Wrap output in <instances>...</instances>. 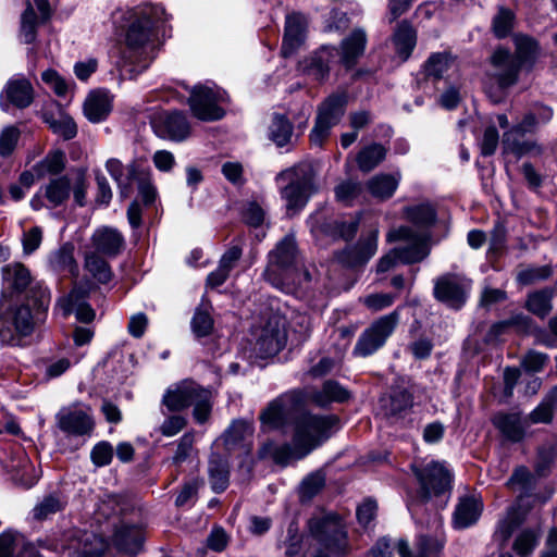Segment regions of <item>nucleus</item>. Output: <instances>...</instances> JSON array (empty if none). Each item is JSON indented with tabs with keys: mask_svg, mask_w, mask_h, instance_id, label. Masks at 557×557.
I'll return each instance as SVG.
<instances>
[{
	"mask_svg": "<svg viewBox=\"0 0 557 557\" xmlns=\"http://www.w3.org/2000/svg\"><path fill=\"white\" fill-rule=\"evenodd\" d=\"M260 421L264 429L293 426V444L277 445L265 442L258 450L261 459H272L275 463L286 466L299 460L322 445L338 429L339 420L334 414H312L301 408L298 393H286L274 400L261 412Z\"/></svg>",
	"mask_w": 557,
	"mask_h": 557,
	"instance_id": "obj_1",
	"label": "nucleus"
},
{
	"mask_svg": "<svg viewBox=\"0 0 557 557\" xmlns=\"http://www.w3.org/2000/svg\"><path fill=\"white\" fill-rule=\"evenodd\" d=\"M285 557H343L349 550L347 533L333 513H319L308 521V534L289 523L285 539L278 543Z\"/></svg>",
	"mask_w": 557,
	"mask_h": 557,
	"instance_id": "obj_2",
	"label": "nucleus"
},
{
	"mask_svg": "<svg viewBox=\"0 0 557 557\" xmlns=\"http://www.w3.org/2000/svg\"><path fill=\"white\" fill-rule=\"evenodd\" d=\"M126 50L123 53V70L129 77L145 71L153 58V42L170 21L163 5L145 2L127 11Z\"/></svg>",
	"mask_w": 557,
	"mask_h": 557,
	"instance_id": "obj_3",
	"label": "nucleus"
},
{
	"mask_svg": "<svg viewBox=\"0 0 557 557\" xmlns=\"http://www.w3.org/2000/svg\"><path fill=\"white\" fill-rule=\"evenodd\" d=\"M268 267L263 273L265 280L283 292H289L293 286L301 285L311 280L305 269L293 235H286L275 248L269 252Z\"/></svg>",
	"mask_w": 557,
	"mask_h": 557,
	"instance_id": "obj_4",
	"label": "nucleus"
},
{
	"mask_svg": "<svg viewBox=\"0 0 557 557\" xmlns=\"http://www.w3.org/2000/svg\"><path fill=\"white\" fill-rule=\"evenodd\" d=\"M162 404L170 411H181L194 406L193 417L196 422L205 423L212 409V393L190 380H184L166 389L162 397Z\"/></svg>",
	"mask_w": 557,
	"mask_h": 557,
	"instance_id": "obj_5",
	"label": "nucleus"
},
{
	"mask_svg": "<svg viewBox=\"0 0 557 557\" xmlns=\"http://www.w3.org/2000/svg\"><path fill=\"white\" fill-rule=\"evenodd\" d=\"M313 178V170L306 163L286 169L276 175L278 184L287 183L280 187V194L288 212L295 213L307 205L310 196L314 193Z\"/></svg>",
	"mask_w": 557,
	"mask_h": 557,
	"instance_id": "obj_6",
	"label": "nucleus"
},
{
	"mask_svg": "<svg viewBox=\"0 0 557 557\" xmlns=\"http://www.w3.org/2000/svg\"><path fill=\"white\" fill-rule=\"evenodd\" d=\"M412 470L419 483V502L448 498L453 474L444 462L432 460L423 466H413Z\"/></svg>",
	"mask_w": 557,
	"mask_h": 557,
	"instance_id": "obj_7",
	"label": "nucleus"
},
{
	"mask_svg": "<svg viewBox=\"0 0 557 557\" xmlns=\"http://www.w3.org/2000/svg\"><path fill=\"white\" fill-rule=\"evenodd\" d=\"M400 320L399 309L374 320L359 336L352 354L357 357H369L382 348L394 333Z\"/></svg>",
	"mask_w": 557,
	"mask_h": 557,
	"instance_id": "obj_8",
	"label": "nucleus"
},
{
	"mask_svg": "<svg viewBox=\"0 0 557 557\" xmlns=\"http://www.w3.org/2000/svg\"><path fill=\"white\" fill-rule=\"evenodd\" d=\"M28 304L20 306L13 313V324L20 335H29L37 322H41L49 308L51 295L48 288L35 283L30 288Z\"/></svg>",
	"mask_w": 557,
	"mask_h": 557,
	"instance_id": "obj_9",
	"label": "nucleus"
},
{
	"mask_svg": "<svg viewBox=\"0 0 557 557\" xmlns=\"http://www.w3.org/2000/svg\"><path fill=\"white\" fill-rule=\"evenodd\" d=\"M227 95L224 90L208 86L196 85L190 89L188 104L195 117L206 122L218 121L225 114L221 103L225 102Z\"/></svg>",
	"mask_w": 557,
	"mask_h": 557,
	"instance_id": "obj_10",
	"label": "nucleus"
},
{
	"mask_svg": "<svg viewBox=\"0 0 557 557\" xmlns=\"http://www.w3.org/2000/svg\"><path fill=\"white\" fill-rule=\"evenodd\" d=\"M387 240H404L407 243L394 248L396 257H398L399 262L403 264L421 262L430 255L428 236L413 231L409 226L391 230L387 234Z\"/></svg>",
	"mask_w": 557,
	"mask_h": 557,
	"instance_id": "obj_11",
	"label": "nucleus"
},
{
	"mask_svg": "<svg viewBox=\"0 0 557 557\" xmlns=\"http://www.w3.org/2000/svg\"><path fill=\"white\" fill-rule=\"evenodd\" d=\"M287 342L285 320L272 317L268 320L258 335L255 350L261 358L278 354Z\"/></svg>",
	"mask_w": 557,
	"mask_h": 557,
	"instance_id": "obj_12",
	"label": "nucleus"
},
{
	"mask_svg": "<svg viewBox=\"0 0 557 557\" xmlns=\"http://www.w3.org/2000/svg\"><path fill=\"white\" fill-rule=\"evenodd\" d=\"M469 292V283L455 274H445L435 280L433 294L434 297L446 306L459 309L461 308Z\"/></svg>",
	"mask_w": 557,
	"mask_h": 557,
	"instance_id": "obj_13",
	"label": "nucleus"
},
{
	"mask_svg": "<svg viewBox=\"0 0 557 557\" xmlns=\"http://www.w3.org/2000/svg\"><path fill=\"white\" fill-rule=\"evenodd\" d=\"M55 419L58 428L67 436H89L95 428L89 409L81 407L62 408Z\"/></svg>",
	"mask_w": 557,
	"mask_h": 557,
	"instance_id": "obj_14",
	"label": "nucleus"
},
{
	"mask_svg": "<svg viewBox=\"0 0 557 557\" xmlns=\"http://www.w3.org/2000/svg\"><path fill=\"white\" fill-rule=\"evenodd\" d=\"M152 125L159 137L173 141H183L190 134L187 117L177 111L160 114L153 120Z\"/></svg>",
	"mask_w": 557,
	"mask_h": 557,
	"instance_id": "obj_15",
	"label": "nucleus"
},
{
	"mask_svg": "<svg viewBox=\"0 0 557 557\" xmlns=\"http://www.w3.org/2000/svg\"><path fill=\"white\" fill-rule=\"evenodd\" d=\"M491 76L500 88H508L517 83L521 66L507 49L495 50L491 57Z\"/></svg>",
	"mask_w": 557,
	"mask_h": 557,
	"instance_id": "obj_16",
	"label": "nucleus"
},
{
	"mask_svg": "<svg viewBox=\"0 0 557 557\" xmlns=\"http://www.w3.org/2000/svg\"><path fill=\"white\" fill-rule=\"evenodd\" d=\"M34 100V89L25 77L11 78L4 86L0 96V107L8 112L10 106L18 109L27 108Z\"/></svg>",
	"mask_w": 557,
	"mask_h": 557,
	"instance_id": "obj_17",
	"label": "nucleus"
},
{
	"mask_svg": "<svg viewBox=\"0 0 557 557\" xmlns=\"http://www.w3.org/2000/svg\"><path fill=\"white\" fill-rule=\"evenodd\" d=\"M337 54V49L331 46H323L308 59L300 62L301 71L315 81H323L327 77L331 63Z\"/></svg>",
	"mask_w": 557,
	"mask_h": 557,
	"instance_id": "obj_18",
	"label": "nucleus"
},
{
	"mask_svg": "<svg viewBox=\"0 0 557 557\" xmlns=\"http://www.w3.org/2000/svg\"><path fill=\"white\" fill-rule=\"evenodd\" d=\"M57 307L64 317L74 312L81 322L88 323L95 319L94 309L86 302V292L78 287L73 288L67 296L59 299Z\"/></svg>",
	"mask_w": 557,
	"mask_h": 557,
	"instance_id": "obj_19",
	"label": "nucleus"
},
{
	"mask_svg": "<svg viewBox=\"0 0 557 557\" xmlns=\"http://www.w3.org/2000/svg\"><path fill=\"white\" fill-rule=\"evenodd\" d=\"M527 517V508L523 505V497L512 505L506 512V516L499 520L494 533V539L503 547L506 545L513 531L522 524Z\"/></svg>",
	"mask_w": 557,
	"mask_h": 557,
	"instance_id": "obj_20",
	"label": "nucleus"
},
{
	"mask_svg": "<svg viewBox=\"0 0 557 557\" xmlns=\"http://www.w3.org/2000/svg\"><path fill=\"white\" fill-rule=\"evenodd\" d=\"M91 243L96 252L107 257H116L123 250L125 240L116 228L102 226L94 232Z\"/></svg>",
	"mask_w": 557,
	"mask_h": 557,
	"instance_id": "obj_21",
	"label": "nucleus"
},
{
	"mask_svg": "<svg viewBox=\"0 0 557 557\" xmlns=\"http://www.w3.org/2000/svg\"><path fill=\"white\" fill-rule=\"evenodd\" d=\"M495 428L511 442H520L527 432L528 418L520 412H498L492 419Z\"/></svg>",
	"mask_w": 557,
	"mask_h": 557,
	"instance_id": "obj_22",
	"label": "nucleus"
},
{
	"mask_svg": "<svg viewBox=\"0 0 557 557\" xmlns=\"http://www.w3.org/2000/svg\"><path fill=\"white\" fill-rule=\"evenodd\" d=\"M377 230H372L366 237L359 239L355 247L343 251L341 260L350 267L366 263L377 250Z\"/></svg>",
	"mask_w": 557,
	"mask_h": 557,
	"instance_id": "obj_23",
	"label": "nucleus"
},
{
	"mask_svg": "<svg viewBox=\"0 0 557 557\" xmlns=\"http://www.w3.org/2000/svg\"><path fill=\"white\" fill-rule=\"evenodd\" d=\"M30 271L20 262H13L2 268V285L3 288L12 294H21L27 287L34 286Z\"/></svg>",
	"mask_w": 557,
	"mask_h": 557,
	"instance_id": "obj_24",
	"label": "nucleus"
},
{
	"mask_svg": "<svg viewBox=\"0 0 557 557\" xmlns=\"http://www.w3.org/2000/svg\"><path fill=\"white\" fill-rule=\"evenodd\" d=\"M367 45V34L362 28H355L341 44V62L346 69H351L363 54Z\"/></svg>",
	"mask_w": 557,
	"mask_h": 557,
	"instance_id": "obj_25",
	"label": "nucleus"
},
{
	"mask_svg": "<svg viewBox=\"0 0 557 557\" xmlns=\"http://www.w3.org/2000/svg\"><path fill=\"white\" fill-rule=\"evenodd\" d=\"M554 112L550 107L542 103L534 104L510 129L518 133L519 136L532 134L542 125L547 124L553 119Z\"/></svg>",
	"mask_w": 557,
	"mask_h": 557,
	"instance_id": "obj_26",
	"label": "nucleus"
},
{
	"mask_svg": "<svg viewBox=\"0 0 557 557\" xmlns=\"http://www.w3.org/2000/svg\"><path fill=\"white\" fill-rule=\"evenodd\" d=\"M305 41L302 17L293 13L286 16L285 32L282 44V54L285 58L293 55Z\"/></svg>",
	"mask_w": 557,
	"mask_h": 557,
	"instance_id": "obj_27",
	"label": "nucleus"
},
{
	"mask_svg": "<svg viewBox=\"0 0 557 557\" xmlns=\"http://www.w3.org/2000/svg\"><path fill=\"white\" fill-rule=\"evenodd\" d=\"M112 110L109 92L96 90L90 92L84 102V114L91 123H99L108 117Z\"/></svg>",
	"mask_w": 557,
	"mask_h": 557,
	"instance_id": "obj_28",
	"label": "nucleus"
},
{
	"mask_svg": "<svg viewBox=\"0 0 557 557\" xmlns=\"http://www.w3.org/2000/svg\"><path fill=\"white\" fill-rule=\"evenodd\" d=\"M208 476L214 493L224 492L230 483V463L226 457L212 453L208 462Z\"/></svg>",
	"mask_w": 557,
	"mask_h": 557,
	"instance_id": "obj_29",
	"label": "nucleus"
},
{
	"mask_svg": "<svg viewBox=\"0 0 557 557\" xmlns=\"http://www.w3.org/2000/svg\"><path fill=\"white\" fill-rule=\"evenodd\" d=\"M483 505L480 499L469 496L460 499L454 512V525L457 529H466L474 524L481 513Z\"/></svg>",
	"mask_w": 557,
	"mask_h": 557,
	"instance_id": "obj_30",
	"label": "nucleus"
},
{
	"mask_svg": "<svg viewBox=\"0 0 557 557\" xmlns=\"http://www.w3.org/2000/svg\"><path fill=\"white\" fill-rule=\"evenodd\" d=\"M252 434L253 428L249 422L245 420H235L216 441V444L221 441L225 449L231 451L245 446L246 442L251 438Z\"/></svg>",
	"mask_w": 557,
	"mask_h": 557,
	"instance_id": "obj_31",
	"label": "nucleus"
},
{
	"mask_svg": "<svg viewBox=\"0 0 557 557\" xmlns=\"http://www.w3.org/2000/svg\"><path fill=\"white\" fill-rule=\"evenodd\" d=\"M412 395L406 389H395L382 399V410L386 418L398 420L412 407Z\"/></svg>",
	"mask_w": 557,
	"mask_h": 557,
	"instance_id": "obj_32",
	"label": "nucleus"
},
{
	"mask_svg": "<svg viewBox=\"0 0 557 557\" xmlns=\"http://www.w3.org/2000/svg\"><path fill=\"white\" fill-rule=\"evenodd\" d=\"M518 133L508 129L503 135V145L505 151L511 152L517 157L532 156L539 157L543 153L544 148L535 140H520Z\"/></svg>",
	"mask_w": 557,
	"mask_h": 557,
	"instance_id": "obj_33",
	"label": "nucleus"
},
{
	"mask_svg": "<svg viewBox=\"0 0 557 557\" xmlns=\"http://www.w3.org/2000/svg\"><path fill=\"white\" fill-rule=\"evenodd\" d=\"M312 403L325 407L331 403H343L349 398V392L335 381H325L320 389H313L309 394Z\"/></svg>",
	"mask_w": 557,
	"mask_h": 557,
	"instance_id": "obj_34",
	"label": "nucleus"
},
{
	"mask_svg": "<svg viewBox=\"0 0 557 557\" xmlns=\"http://www.w3.org/2000/svg\"><path fill=\"white\" fill-rule=\"evenodd\" d=\"M143 542V532L135 525H122L114 534V543L116 547L129 555L138 554Z\"/></svg>",
	"mask_w": 557,
	"mask_h": 557,
	"instance_id": "obj_35",
	"label": "nucleus"
},
{
	"mask_svg": "<svg viewBox=\"0 0 557 557\" xmlns=\"http://www.w3.org/2000/svg\"><path fill=\"white\" fill-rule=\"evenodd\" d=\"M400 178L401 175L399 172L394 174H377L367 182V189L374 198L385 200L394 195Z\"/></svg>",
	"mask_w": 557,
	"mask_h": 557,
	"instance_id": "obj_36",
	"label": "nucleus"
},
{
	"mask_svg": "<svg viewBox=\"0 0 557 557\" xmlns=\"http://www.w3.org/2000/svg\"><path fill=\"white\" fill-rule=\"evenodd\" d=\"M269 138L278 147H287L294 141V127L284 114L274 113L269 126Z\"/></svg>",
	"mask_w": 557,
	"mask_h": 557,
	"instance_id": "obj_37",
	"label": "nucleus"
},
{
	"mask_svg": "<svg viewBox=\"0 0 557 557\" xmlns=\"http://www.w3.org/2000/svg\"><path fill=\"white\" fill-rule=\"evenodd\" d=\"M515 59L518 64L531 69L541 55L539 44L531 37L518 35L515 37Z\"/></svg>",
	"mask_w": 557,
	"mask_h": 557,
	"instance_id": "obj_38",
	"label": "nucleus"
},
{
	"mask_svg": "<svg viewBox=\"0 0 557 557\" xmlns=\"http://www.w3.org/2000/svg\"><path fill=\"white\" fill-rule=\"evenodd\" d=\"M42 190L49 207L57 208L69 199L71 193V181L65 175L55 177L51 180Z\"/></svg>",
	"mask_w": 557,
	"mask_h": 557,
	"instance_id": "obj_39",
	"label": "nucleus"
},
{
	"mask_svg": "<svg viewBox=\"0 0 557 557\" xmlns=\"http://www.w3.org/2000/svg\"><path fill=\"white\" fill-rule=\"evenodd\" d=\"M405 218L420 230H429L436 222V212L432 205L420 203L406 207Z\"/></svg>",
	"mask_w": 557,
	"mask_h": 557,
	"instance_id": "obj_40",
	"label": "nucleus"
},
{
	"mask_svg": "<svg viewBox=\"0 0 557 557\" xmlns=\"http://www.w3.org/2000/svg\"><path fill=\"white\" fill-rule=\"evenodd\" d=\"M555 295V289L549 287L531 293L527 299V309L536 317L544 319L553 309L552 300Z\"/></svg>",
	"mask_w": 557,
	"mask_h": 557,
	"instance_id": "obj_41",
	"label": "nucleus"
},
{
	"mask_svg": "<svg viewBox=\"0 0 557 557\" xmlns=\"http://www.w3.org/2000/svg\"><path fill=\"white\" fill-rule=\"evenodd\" d=\"M387 149L381 144H371L363 147L356 157L358 168L362 172L375 169L385 158Z\"/></svg>",
	"mask_w": 557,
	"mask_h": 557,
	"instance_id": "obj_42",
	"label": "nucleus"
},
{
	"mask_svg": "<svg viewBox=\"0 0 557 557\" xmlns=\"http://www.w3.org/2000/svg\"><path fill=\"white\" fill-rule=\"evenodd\" d=\"M346 97L344 95L330 96L319 108L320 120L335 126L345 113Z\"/></svg>",
	"mask_w": 557,
	"mask_h": 557,
	"instance_id": "obj_43",
	"label": "nucleus"
},
{
	"mask_svg": "<svg viewBox=\"0 0 557 557\" xmlns=\"http://www.w3.org/2000/svg\"><path fill=\"white\" fill-rule=\"evenodd\" d=\"M50 267L57 272H66L72 275L77 273V264L74 259V246L70 243L61 246L49 259Z\"/></svg>",
	"mask_w": 557,
	"mask_h": 557,
	"instance_id": "obj_44",
	"label": "nucleus"
},
{
	"mask_svg": "<svg viewBox=\"0 0 557 557\" xmlns=\"http://www.w3.org/2000/svg\"><path fill=\"white\" fill-rule=\"evenodd\" d=\"M42 117L49 128L63 139L70 140L77 135V125L71 116L66 114L54 116L52 113L45 112Z\"/></svg>",
	"mask_w": 557,
	"mask_h": 557,
	"instance_id": "obj_45",
	"label": "nucleus"
},
{
	"mask_svg": "<svg viewBox=\"0 0 557 557\" xmlns=\"http://www.w3.org/2000/svg\"><path fill=\"white\" fill-rule=\"evenodd\" d=\"M417 41L416 32L412 26L403 22L394 34V44L398 55L403 60H407L413 50Z\"/></svg>",
	"mask_w": 557,
	"mask_h": 557,
	"instance_id": "obj_46",
	"label": "nucleus"
},
{
	"mask_svg": "<svg viewBox=\"0 0 557 557\" xmlns=\"http://www.w3.org/2000/svg\"><path fill=\"white\" fill-rule=\"evenodd\" d=\"M541 537L540 528H525L516 536L512 549L520 557H527L533 553Z\"/></svg>",
	"mask_w": 557,
	"mask_h": 557,
	"instance_id": "obj_47",
	"label": "nucleus"
},
{
	"mask_svg": "<svg viewBox=\"0 0 557 557\" xmlns=\"http://www.w3.org/2000/svg\"><path fill=\"white\" fill-rule=\"evenodd\" d=\"M65 168L64 152L57 150L48 153L40 162L34 166V171L38 177L47 175H58Z\"/></svg>",
	"mask_w": 557,
	"mask_h": 557,
	"instance_id": "obj_48",
	"label": "nucleus"
},
{
	"mask_svg": "<svg viewBox=\"0 0 557 557\" xmlns=\"http://www.w3.org/2000/svg\"><path fill=\"white\" fill-rule=\"evenodd\" d=\"M85 268L99 283L106 284L112 277L108 262L96 252L86 255Z\"/></svg>",
	"mask_w": 557,
	"mask_h": 557,
	"instance_id": "obj_49",
	"label": "nucleus"
},
{
	"mask_svg": "<svg viewBox=\"0 0 557 557\" xmlns=\"http://www.w3.org/2000/svg\"><path fill=\"white\" fill-rule=\"evenodd\" d=\"M213 319L209 308L197 307L190 321L191 332L196 337H205L213 330Z\"/></svg>",
	"mask_w": 557,
	"mask_h": 557,
	"instance_id": "obj_50",
	"label": "nucleus"
},
{
	"mask_svg": "<svg viewBox=\"0 0 557 557\" xmlns=\"http://www.w3.org/2000/svg\"><path fill=\"white\" fill-rule=\"evenodd\" d=\"M106 549V544L101 537L85 533L82 547L72 553V557H100Z\"/></svg>",
	"mask_w": 557,
	"mask_h": 557,
	"instance_id": "obj_51",
	"label": "nucleus"
},
{
	"mask_svg": "<svg viewBox=\"0 0 557 557\" xmlns=\"http://www.w3.org/2000/svg\"><path fill=\"white\" fill-rule=\"evenodd\" d=\"M37 16L30 1L26 2V9L21 18V38L25 44L35 41L37 33Z\"/></svg>",
	"mask_w": 557,
	"mask_h": 557,
	"instance_id": "obj_52",
	"label": "nucleus"
},
{
	"mask_svg": "<svg viewBox=\"0 0 557 557\" xmlns=\"http://www.w3.org/2000/svg\"><path fill=\"white\" fill-rule=\"evenodd\" d=\"M64 507V502L58 495H48L33 509L34 518L37 520H45L51 515L61 511Z\"/></svg>",
	"mask_w": 557,
	"mask_h": 557,
	"instance_id": "obj_53",
	"label": "nucleus"
},
{
	"mask_svg": "<svg viewBox=\"0 0 557 557\" xmlns=\"http://www.w3.org/2000/svg\"><path fill=\"white\" fill-rule=\"evenodd\" d=\"M450 55L445 52H437L430 55L424 64V71L428 76L440 79L450 65Z\"/></svg>",
	"mask_w": 557,
	"mask_h": 557,
	"instance_id": "obj_54",
	"label": "nucleus"
},
{
	"mask_svg": "<svg viewBox=\"0 0 557 557\" xmlns=\"http://www.w3.org/2000/svg\"><path fill=\"white\" fill-rule=\"evenodd\" d=\"M513 12L506 8H500L493 18V32L496 37L505 38L513 27Z\"/></svg>",
	"mask_w": 557,
	"mask_h": 557,
	"instance_id": "obj_55",
	"label": "nucleus"
},
{
	"mask_svg": "<svg viewBox=\"0 0 557 557\" xmlns=\"http://www.w3.org/2000/svg\"><path fill=\"white\" fill-rule=\"evenodd\" d=\"M416 557H435L444 547V540L437 536L431 537L428 535H420L417 541Z\"/></svg>",
	"mask_w": 557,
	"mask_h": 557,
	"instance_id": "obj_56",
	"label": "nucleus"
},
{
	"mask_svg": "<svg viewBox=\"0 0 557 557\" xmlns=\"http://www.w3.org/2000/svg\"><path fill=\"white\" fill-rule=\"evenodd\" d=\"M362 193V185L358 182L346 181L335 188V197L346 206H351Z\"/></svg>",
	"mask_w": 557,
	"mask_h": 557,
	"instance_id": "obj_57",
	"label": "nucleus"
},
{
	"mask_svg": "<svg viewBox=\"0 0 557 557\" xmlns=\"http://www.w3.org/2000/svg\"><path fill=\"white\" fill-rule=\"evenodd\" d=\"M552 275V268L549 265L529 267L521 269L517 273V282L522 285H530L539 281H544Z\"/></svg>",
	"mask_w": 557,
	"mask_h": 557,
	"instance_id": "obj_58",
	"label": "nucleus"
},
{
	"mask_svg": "<svg viewBox=\"0 0 557 557\" xmlns=\"http://www.w3.org/2000/svg\"><path fill=\"white\" fill-rule=\"evenodd\" d=\"M395 298L396 296L394 294L373 293L360 298V301L370 311L377 312L391 307L394 304Z\"/></svg>",
	"mask_w": 557,
	"mask_h": 557,
	"instance_id": "obj_59",
	"label": "nucleus"
},
{
	"mask_svg": "<svg viewBox=\"0 0 557 557\" xmlns=\"http://www.w3.org/2000/svg\"><path fill=\"white\" fill-rule=\"evenodd\" d=\"M507 231L503 223H497L493 227L488 240V255L497 258L506 247Z\"/></svg>",
	"mask_w": 557,
	"mask_h": 557,
	"instance_id": "obj_60",
	"label": "nucleus"
},
{
	"mask_svg": "<svg viewBox=\"0 0 557 557\" xmlns=\"http://www.w3.org/2000/svg\"><path fill=\"white\" fill-rule=\"evenodd\" d=\"M510 487H520L522 491L528 492L535 485L534 475L525 467H518L507 482Z\"/></svg>",
	"mask_w": 557,
	"mask_h": 557,
	"instance_id": "obj_61",
	"label": "nucleus"
},
{
	"mask_svg": "<svg viewBox=\"0 0 557 557\" xmlns=\"http://www.w3.org/2000/svg\"><path fill=\"white\" fill-rule=\"evenodd\" d=\"M20 138V131L15 126H7L0 133V156L9 157Z\"/></svg>",
	"mask_w": 557,
	"mask_h": 557,
	"instance_id": "obj_62",
	"label": "nucleus"
},
{
	"mask_svg": "<svg viewBox=\"0 0 557 557\" xmlns=\"http://www.w3.org/2000/svg\"><path fill=\"white\" fill-rule=\"evenodd\" d=\"M90 459L96 467L108 466L113 459V447L109 442L97 443L91 451Z\"/></svg>",
	"mask_w": 557,
	"mask_h": 557,
	"instance_id": "obj_63",
	"label": "nucleus"
},
{
	"mask_svg": "<svg viewBox=\"0 0 557 557\" xmlns=\"http://www.w3.org/2000/svg\"><path fill=\"white\" fill-rule=\"evenodd\" d=\"M325 484V479L321 473L308 475L301 483L300 496L302 499H310L318 494Z\"/></svg>",
	"mask_w": 557,
	"mask_h": 557,
	"instance_id": "obj_64",
	"label": "nucleus"
}]
</instances>
